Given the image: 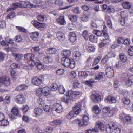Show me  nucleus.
<instances>
[{
  "mask_svg": "<svg viewBox=\"0 0 133 133\" xmlns=\"http://www.w3.org/2000/svg\"><path fill=\"white\" fill-rule=\"evenodd\" d=\"M59 91L60 94H63L65 91V90L63 86L62 85H60L58 89Z\"/></svg>",
  "mask_w": 133,
  "mask_h": 133,
  "instance_id": "obj_49",
  "label": "nucleus"
},
{
  "mask_svg": "<svg viewBox=\"0 0 133 133\" xmlns=\"http://www.w3.org/2000/svg\"><path fill=\"white\" fill-rule=\"evenodd\" d=\"M105 101L107 103H115L116 100L115 98L113 96L109 95L105 99Z\"/></svg>",
  "mask_w": 133,
  "mask_h": 133,
  "instance_id": "obj_14",
  "label": "nucleus"
},
{
  "mask_svg": "<svg viewBox=\"0 0 133 133\" xmlns=\"http://www.w3.org/2000/svg\"><path fill=\"white\" fill-rule=\"evenodd\" d=\"M38 103L43 107L44 110L47 112H50L52 110V109L50 106L46 105L45 104V97L43 96L40 97L37 100Z\"/></svg>",
  "mask_w": 133,
  "mask_h": 133,
  "instance_id": "obj_1",
  "label": "nucleus"
},
{
  "mask_svg": "<svg viewBox=\"0 0 133 133\" xmlns=\"http://www.w3.org/2000/svg\"><path fill=\"white\" fill-rule=\"evenodd\" d=\"M93 112L96 114H99L101 111L99 107L96 105H94L92 108Z\"/></svg>",
  "mask_w": 133,
  "mask_h": 133,
  "instance_id": "obj_33",
  "label": "nucleus"
},
{
  "mask_svg": "<svg viewBox=\"0 0 133 133\" xmlns=\"http://www.w3.org/2000/svg\"><path fill=\"white\" fill-rule=\"evenodd\" d=\"M58 88V86L57 84L54 83L52 84L50 87V90L53 91H56Z\"/></svg>",
  "mask_w": 133,
  "mask_h": 133,
  "instance_id": "obj_45",
  "label": "nucleus"
},
{
  "mask_svg": "<svg viewBox=\"0 0 133 133\" xmlns=\"http://www.w3.org/2000/svg\"><path fill=\"white\" fill-rule=\"evenodd\" d=\"M93 33L98 36H100L102 34V32L98 30H94L93 31Z\"/></svg>",
  "mask_w": 133,
  "mask_h": 133,
  "instance_id": "obj_59",
  "label": "nucleus"
},
{
  "mask_svg": "<svg viewBox=\"0 0 133 133\" xmlns=\"http://www.w3.org/2000/svg\"><path fill=\"white\" fill-rule=\"evenodd\" d=\"M105 74L103 72H100L95 75V79L99 80L103 78L105 76Z\"/></svg>",
  "mask_w": 133,
  "mask_h": 133,
  "instance_id": "obj_25",
  "label": "nucleus"
},
{
  "mask_svg": "<svg viewBox=\"0 0 133 133\" xmlns=\"http://www.w3.org/2000/svg\"><path fill=\"white\" fill-rule=\"evenodd\" d=\"M69 95H70L71 98V101H72L74 99L76 96L80 95V92L78 91H74L70 90L68 92Z\"/></svg>",
  "mask_w": 133,
  "mask_h": 133,
  "instance_id": "obj_10",
  "label": "nucleus"
},
{
  "mask_svg": "<svg viewBox=\"0 0 133 133\" xmlns=\"http://www.w3.org/2000/svg\"><path fill=\"white\" fill-rule=\"evenodd\" d=\"M64 70L63 69H59L56 71L57 74L58 75H63L64 72Z\"/></svg>",
  "mask_w": 133,
  "mask_h": 133,
  "instance_id": "obj_57",
  "label": "nucleus"
},
{
  "mask_svg": "<svg viewBox=\"0 0 133 133\" xmlns=\"http://www.w3.org/2000/svg\"><path fill=\"white\" fill-rule=\"evenodd\" d=\"M91 99L95 103H97L101 101V97L98 93H95L91 96Z\"/></svg>",
  "mask_w": 133,
  "mask_h": 133,
  "instance_id": "obj_7",
  "label": "nucleus"
},
{
  "mask_svg": "<svg viewBox=\"0 0 133 133\" xmlns=\"http://www.w3.org/2000/svg\"><path fill=\"white\" fill-rule=\"evenodd\" d=\"M10 81L9 78L5 76L0 77V87L4 85L5 86L9 85Z\"/></svg>",
  "mask_w": 133,
  "mask_h": 133,
  "instance_id": "obj_5",
  "label": "nucleus"
},
{
  "mask_svg": "<svg viewBox=\"0 0 133 133\" xmlns=\"http://www.w3.org/2000/svg\"><path fill=\"white\" fill-rule=\"evenodd\" d=\"M106 74L109 78H111L113 76L114 71L113 69L111 68H108L106 70Z\"/></svg>",
  "mask_w": 133,
  "mask_h": 133,
  "instance_id": "obj_16",
  "label": "nucleus"
},
{
  "mask_svg": "<svg viewBox=\"0 0 133 133\" xmlns=\"http://www.w3.org/2000/svg\"><path fill=\"white\" fill-rule=\"evenodd\" d=\"M88 16L86 15L83 14L81 18V20L83 22H85L88 21Z\"/></svg>",
  "mask_w": 133,
  "mask_h": 133,
  "instance_id": "obj_56",
  "label": "nucleus"
},
{
  "mask_svg": "<svg viewBox=\"0 0 133 133\" xmlns=\"http://www.w3.org/2000/svg\"><path fill=\"white\" fill-rule=\"evenodd\" d=\"M102 33L103 34V36L100 37V39L101 41H102L103 43L105 45L109 41V38L108 34L105 32L104 30L102 31Z\"/></svg>",
  "mask_w": 133,
  "mask_h": 133,
  "instance_id": "obj_8",
  "label": "nucleus"
},
{
  "mask_svg": "<svg viewBox=\"0 0 133 133\" xmlns=\"http://www.w3.org/2000/svg\"><path fill=\"white\" fill-rule=\"evenodd\" d=\"M9 122L7 120L5 119H3L0 121V125L3 126H6L9 124Z\"/></svg>",
  "mask_w": 133,
  "mask_h": 133,
  "instance_id": "obj_38",
  "label": "nucleus"
},
{
  "mask_svg": "<svg viewBox=\"0 0 133 133\" xmlns=\"http://www.w3.org/2000/svg\"><path fill=\"white\" fill-rule=\"evenodd\" d=\"M62 122L61 120L59 119L55 120L50 123V124L53 126L61 124Z\"/></svg>",
  "mask_w": 133,
  "mask_h": 133,
  "instance_id": "obj_30",
  "label": "nucleus"
},
{
  "mask_svg": "<svg viewBox=\"0 0 133 133\" xmlns=\"http://www.w3.org/2000/svg\"><path fill=\"white\" fill-rule=\"evenodd\" d=\"M43 61L44 63L47 64L52 63L53 61V59L51 57L47 56L43 58Z\"/></svg>",
  "mask_w": 133,
  "mask_h": 133,
  "instance_id": "obj_29",
  "label": "nucleus"
},
{
  "mask_svg": "<svg viewBox=\"0 0 133 133\" xmlns=\"http://www.w3.org/2000/svg\"><path fill=\"white\" fill-rule=\"evenodd\" d=\"M114 130H116V133H120L121 132V129L114 122H110L107 125L106 130L108 133H112Z\"/></svg>",
  "mask_w": 133,
  "mask_h": 133,
  "instance_id": "obj_2",
  "label": "nucleus"
},
{
  "mask_svg": "<svg viewBox=\"0 0 133 133\" xmlns=\"http://www.w3.org/2000/svg\"><path fill=\"white\" fill-rule=\"evenodd\" d=\"M101 59V57L100 56H98L97 58L95 59L94 61L93 62V64L96 65L98 64L99 62Z\"/></svg>",
  "mask_w": 133,
  "mask_h": 133,
  "instance_id": "obj_58",
  "label": "nucleus"
},
{
  "mask_svg": "<svg viewBox=\"0 0 133 133\" xmlns=\"http://www.w3.org/2000/svg\"><path fill=\"white\" fill-rule=\"evenodd\" d=\"M37 19L38 20L42 22H43L46 19V17L45 16L41 15H39L37 16Z\"/></svg>",
  "mask_w": 133,
  "mask_h": 133,
  "instance_id": "obj_46",
  "label": "nucleus"
},
{
  "mask_svg": "<svg viewBox=\"0 0 133 133\" xmlns=\"http://www.w3.org/2000/svg\"><path fill=\"white\" fill-rule=\"evenodd\" d=\"M37 55H33L31 53H28L25 55L24 58L25 60L28 61L27 62L29 65L33 66L35 65V60L37 58Z\"/></svg>",
  "mask_w": 133,
  "mask_h": 133,
  "instance_id": "obj_4",
  "label": "nucleus"
},
{
  "mask_svg": "<svg viewBox=\"0 0 133 133\" xmlns=\"http://www.w3.org/2000/svg\"><path fill=\"white\" fill-rule=\"evenodd\" d=\"M39 34L37 32H33L31 34L30 36L32 39L37 41H38V38Z\"/></svg>",
  "mask_w": 133,
  "mask_h": 133,
  "instance_id": "obj_23",
  "label": "nucleus"
},
{
  "mask_svg": "<svg viewBox=\"0 0 133 133\" xmlns=\"http://www.w3.org/2000/svg\"><path fill=\"white\" fill-rule=\"evenodd\" d=\"M76 27L75 25L73 23H69L68 24V28L70 30H74Z\"/></svg>",
  "mask_w": 133,
  "mask_h": 133,
  "instance_id": "obj_51",
  "label": "nucleus"
},
{
  "mask_svg": "<svg viewBox=\"0 0 133 133\" xmlns=\"http://www.w3.org/2000/svg\"><path fill=\"white\" fill-rule=\"evenodd\" d=\"M56 35L57 38L61 41H63L65 38V35L61 32L59 31L57 32Z\"/></svg>",
  "mask_w": 133,
  "mask_h": 133,
  "instance_id": "obj_21",
  "label": "nucleus"
},
{
  "mask_svg": "<svg viewBox=\"0 0 133 133\" xmlns=\"http://www.w3.org/2000/svg\"><path fill=\"white\" fill-rule=\"evenodd\" d=\"M109 58L107 55H106L104 58L101 60L102 63L103 64L106 63Z\"/></svg>",
  "mask_w": 133,
  "mask_h": 133,
  "instance_id": "obj_61",
  "label": "nucleus"
},
{
  "mask_svg": "<svg viewBox=\"0 0 133 133\" xmlns=\"http://www.w3.org/2000/svg\"><path fill=\"white\" fill-rule=\"evenodd\" d=\"M56 20L58 23L61 25H64L66 23L63 16H60L59 18L57 19Z\"/></svg>",
  "mask_w": 133,
  "mask_h": 133,
  "instance_id": "obj_27",
  "label": "nucleus"
},
{
  "mask_svg": "<svg viewBox=\"0 0 133 133\" xmlns=\"http://www.w3.org/2000/svg\"><path fill=\"white\" fill-rule=\"evenodd\" d=\"M82 104L81 102L76 103L74 107H73V109L74 111H75L78 109H81L80 107L82 106Z\"/></svg>",
  "mask_w": 133,
  "mask_h": 133,
  "instance_id": "obj_41",
  "label": "nucleus"
},
{
  "mask_svg": "<svg viewBox=\"0 0 133 133\" xmlns=\"http://www.w3.org/2000/svg\"><path fill=\"white\" fill-rule=\"evenodd\" d=\"M12 56L15 58V59L17 61H20L23 57V55L20 54L12 53Z\"/></svg>",
  "mask_w": 133,
  "mask_h": 133,
  "instance_id": "obj_26",
  "label": "nucleus"
},
{
  "mask_svg": "<svg viewBox=\"0 0 133 133\" xmlns=\"http://www.w3.org/2000/svg\"><path fill=\"white\" fill-rule=\"evenodd\" d=\"M116 110L114 108H112L109 111L108 113V116L109 117L112 116L116 112Z\"/></svg>",
  "mask_w": 133,
  "mask_h": 133,
  "instance_id": "obj_48",
  "label": "nucleus"
},
{
  "mask_svg": "<svg viewBox=\"0 0 133 133\" xmlns=\"http://www.w3.org/2000/svg\"><path fill=\"white\" fill-rule=\"evenodd\" d=\"M88 117L86 115H84L83 117V121L82 123L80 122V121L78 119L75 120L76 122H79L78 123L81 126H85L87 125L88 123V121L89 120Z\"/></svg>",
  "mask_w": 133,
  "mask_h": 133,
  "instance_id": "obj_9",
  "label": "nucleus"
},
{
  "mask_svg": "<svg viewBox=\"0 0 133 133\" xmlns=\"http://www.w3.org/2000/svg\"><path fill=\"white\" fill-rule=\"evenodd\" d=\"M96 126H97L100 130L102 131H104L105 127L104 124L102 123L101 122L99 123Z\"/></svg>",
  "mask_w": 133,
  "mask_h": 133,
  "instance_id": "obj_37",
  "label": "nucleus"
},
{
  "mask_svg": "<svg viewBox=\"0 0 133 133\" xmlns=\"http://www.w3.org/2000/svg\"><path fill=\"white\" fill-rule=\"evenodd\" d=\"M90 41L92 42L96 43L97 41V38L96 37L93 35H90L89 37Z\"/></svg>",
  "mask_w": 133,
  "mask_h": 133,
  "instance_id": "obj_47",
  "label": "nucleus"
},
{
  "mask_svg": "<svg viewBox=\"0 0 133 133\" xmlns=\"http://www.w3.org/2000/svg\"><path fill=\"white\" fill-rule=\"evenodd\" d=\"M71 101V98L68 92H66L65 94L64 95V97L61 98L62 101L66 103H68L69 100Z\"/></svg>",
  "mask_w": 133,
  "mask_h": 133,
  "instance_id": "obj_19",
  "label": "nucleus"
},
{
  "mask_svg": "<svg viewBox=\"0 0 133 133\" xmlns=\"http://www.w3.org/2000/svg\"><path fill=\"white\" fill-rule=\"evenodd\" d=\"M71 54V52L70 51L66 50L62 51L61 52V55L64 56H68Z\"/></svg>",
  "mask_w": 133,
  "mask_h": 133,
  "instance_id": "obj_36",
  "label": "nucleus"
},
{
  "mask_svg": "<svg viewBox=\"0 0 133 133\" xmlns=\"http://www.w3.org/2000/svg\"><path fill=\"white\" fill-rule=\"evenodd\" d=\"M61 63L62 65L65 67H69L73 68L75 66V63L74 61L71 60L68 58L63 57L61 59Z\"/></svg>",
  "mask_w": 133,
  "mask_h": 133,
  "instance_id": "obj_3",
  "label": "nucleus"
},
{
  "mask_svg": "<svg viewBox=\"0 0 133 133\" xmlns=\"http://www.w3.org/2000/svg\"><path fill=\"white\" fill-rule=\"evenodd\" d=\"M107 11L108 13H113L115 12V10L113 6H109L107 8Z\"/></svg>",
  "mask_w": 133,
  "mask_h": 133,
  "instance_id": "obj_50",
  "label": "nucleus"
},
{
  "mask_svg": "<svg viewBox=\"0 0 133 133\" xmlns=\"http://www.w3.org/2000/svg\"><path fill=\"white\" fill-rule=\"evenodd\" d=\"M79 76L84 78H85L88 76V74L86 72L81 71L78 73Z\"/></svg>",
  "mask_w": 133,
  "mask_h": 133,
  "instance_id": "obj_35",
  "label": "nucleus"
},
{
  "mask_svg": "<svg viewBox=\"0 0 133 133\" xmlns=\"http://www.w3.org/2000/svg\"><path fill=\"white\" fill-rule=\"evenodd\" d=\"M53 110L58 113L61 112L63 110L62 106L59 103H55L53 105Z\"/></svg>",
  "mask_w": 133,
  "mask_h": 133,
  "instance_id": "obj_12",
  "label": "nucleus"
},
{
  "mask_svg": "<svg viewBox=\"0 0 133 133\" xmlns=\"http://www.w3.org/2000/svg\"><path fill=\"white\" fill-rule=\"evenodd\" d=\"M119 57L121 61L123 63H124L127 60V56L123 53L121 54Z\"/></svg>",
  "mask_w": 133,
  "mask_h": 133,
  "instance_id": "obj_34",
  "label": "nucleus"
},
{
  "mask_svg": "<svg viewBox=\"0 0 133 133\" xmlns=\"http://www.w3.org/2000/svg\"><path fill=\"white\" fill-rule=\"evenodd\" d=\"M68 18L71 21L75 22L77 20V17L76 16L73 15H70L68 16Z\"/></svg>",
  "mask_w": 133,
  "mask_h": 133,
  "instance_id": "obj_42",
  "label": "nucleus"
},
{
  "mask_svg": "<svg viewBox=\"0 0 133 133\" xmlns=\"http://www.w3.org/2000/svg\"><path fill=\"white\" fill-rule=\"evenodd\" d=\"M42 109L40 108H35L34 110V113L35 117L39 116L42 112Z\"/></svg>",
  "mask_w": 133,
  "mask_h": 133,
  "instance_id": "obj_18",
  "label": "nucleus"
},
{
  "mask_svg": "<svg viewBox=\"0 0 133 133\" xmlns=\"http://www.w3.org/2000/svg\"><path fill=\"white\" fill-rule=\"evenodd\" d=\"M124 97L122 99V101L124 104L128 105L130 103V96L128 92L125 91L123 94Z\"/></svg>",
  "mask_w": 133,
  "mask_h": 133,
  "instance_id": "obj_6",
  "label": "nucleus"
},
{
  "mask_svg": "<svg viewBox=\"0 0 133 133\" xmlns=\"http://www.w3.org/2000/svg\"><path fill=\"white\" fill-rule=\"evenodd\" d=\"M107 56L110 58L112 57H115V54L114 51H111L109 52Z\"/></svg>",
  "mask_w": 133,
  "mask_h": 133,
  "instance_id": "obj_62",
  "label": "nucleus"
},
{
  "mask_svg": "<svg viewBox=\"0 0 133 133\" xmlns=\"http://www.w3.org/2000/svg\"><path fill=\"white\" fill-rule=\"evenodd\" d=\"M43 79L36 77H34L32 79V82L34 85L38 86L40 85L42 82Z\"/></svg>",
  "mask_w": 133,
  "mask_h": 133,
  "instance_id": "obj_13",
  "label": "nucleus"
},
{
  "mask_svg": "<svg viewBox=\"0 0 133 133\" xmlns=\"http://www.w3.org/2000/svg\"><path fill=\"white\" fill-rule=\"evenodd\" d=\"M36 94L38 96H41L43 94L42 88H39L36 90Z\"/></svg>",
  "mask_w": 133,
  "mask_h": 133,
  "instance_id": "obj_55",
  "label": "nucleus"
},
{
  "mask_svg": "<svg viewBox=\"0 0 133 133\" xmlns=\"http://www.w3.org/2000/svg\"><path fill=\"white\" fill-rule=\"evenodd\" d=\"M131 117L130 116H126L124 120L126 123L129 124L131 122Z\"/></svg>",
  "mask_w": 133,
  "mask_h": 133,
  "instance_id": "obj_44",
  "label": "nucleus"
},
{
  "mask_svg": "<svg viewBox=\"0 0 133 133\" xmlns=\"http://www.w3.org/2000/svg\"><path fill=\"white\" fill-rule=\"evenodd\" d=\"M121 16L122 18H124L125 19L126 17L128 16L127 12L125 11H122L121 13Z\"/></svg>",
  "mask_w": 133,
  "mask_h": 133,
  "instance_id": "obj_64",
  "label": "nucleus"
},
{
  "mask_svg": "<svg viewBox=\"0 0 133 133\" xmlns=\"http://www.w3.org/2000/svg\"><path fill=\"white\" fill-rule=\"evenodd\" d=\"M6 26V23L5 21L4 20L0 21V28H4Z\"/></svg>",
  "mask_w": 133,
  "mask_h": 133,
  "instance_id": "obj_63",
  "label": "nucleus"
},
{
  "mask_svg": "<svg viewBox=\"0 0 133 133\" xmlns=\"http://www.w3.org/2000/svg\"><path fill=\"white\" fill-rule=\"evenodd\" d=\"M125 65L124 63H121V62H119L116 64L115 66L117 68H122Z\"/></svg>",
  "mask_w": 133,
  "mask_h": 133,
  "instance_id": "obj_60",
  "label": "nucleus"
},
{
  "mask_svg": "<svg viewBox=\"0 0 133 133\" xmlns=\"http://www.w3.org/2000/svg\"><path fill=\"white\" fill-rule=\"evenodd\" d=\"M122 6L125 9L130 8L131 6V3L128 2H124L122 4Z\"/></svg>",
  "mask_w": 133,
  "mask_h": 133,
  "instance_id": "obj_32",
  "label": "nucleus"
},
{
  "mask_svg": "<svg viewBox=\"0 0 133 133\" xmlns=\"http://www.w3.org/2000/svg\"><path fill=\"white\" fill-rule=\"evenodd\" d=\"M74 54V58L77 61H78L80 59V57L81 56L80 53L79 52L76 51L75 52Z\"/></svg>",
  "mask_w": 133,
  "mask_h": 133,
  "instance_id": "obj_39",
  "label": "nucleus"
},
{
  "mask_svg": "<svg viewBox=\"0 0 133 133\" xmlns=\"http://www.w3.org/2000/svg\"><path fill=\"white\" fill-rule=\"evenodd\" d=\"M15 39L16 42H19L22 41L23 39L20 35H18L16 36Z\"/></svg>",
  "mask_w": 133,
  "mask_h": 133,
  "instance_id": "obj_54",
  "label": "nucleus"
},
{
  "mask_svg": "<svg viewBox=\"0 0 133 133\" xmlns=\"http://www.w3.org/2000/svg\"><path fill=\"white\" fill-rule=\"evenodd\" d=\"M31 23L35 27L37 28H42L43 27L42 23L38 22L37 21H32Z\"/></svg>",
  "mask_w": 133,
  "mask_h": 133,
  "instance_id": "obj_24",
  "label": "nucleus"
},
{
  "mask_svg": "<svg viewBox=\"0 0 133 133\" xmlns=\"http://www.w3.org/2000/svg\"><path fill=\"white\" fill-rule=\"evenodd\" d=\"M15 100L17 103L22 104L25 102V98L24 96L21 95H18L15 98Z\"/></svg>",
  "mask_w": 133,
  "mask_h": 133,
  "instance_id": "obj_11",
  "label": "nucleus"
},
{
  "mask_svg": "<svg viewBox=\"0 0 133 133\" xmlns=\"http://www.w3.org/2000/svg\"><path fill=\"white\" fill-rule=\"evenodd\" d=\"M95 49V48L92 45L87 46V50L89 52H93L94 51Z\"/></svg>",
  "mask_w": 133,
  "mask_h": 133,
  "instance_id": "obj_43",
  "label": "nucleus"
},
{
  "mask_svg": "<svg viewBox=\"0 0 133 133\" xmlns=\"http://www.w3.org/2000/svg\"><path fill=\"white\" fill-rule=\"evenodd\" d=\"M21 2H19L18 3H14L13 4V7L7 10V11L13 10L16 9L17 7H19L21 6L22 5Z\"/></svg>",
  "mask_w": 133,
  "mask_h": 133,
  "instance_id": "obj_22",
  "label": "nucleus"
},
{
  "mask_svg": "<svg viewBox=\"0 0 133 133\" xmlns=\"http://www.w3.org/2000/svg\"><path fill=\"white\" fill-rule=\"evenodd\" d=\"M11 112L12 113L16 116L21 117L22 116V115L20 113L18 109L16 107H13L11 110Z\"/></svg>",
  "mask_w": 133,
  "mask_h": 133,
  "instance_id": "obj_17",
  "label": "nucleus"
},
{
  "mask_svg": "<svg viewBox=\"0 0 133 133\" xmlns=\"http://www.w3.org/2000/svg\"><path fill=\"white\" fill-rule=\"evenodd\" d=\"M75 114L74 111H71L67 115L66 117L68 119H71L73 117Z\"/></svg>",
  "mask_w": 133,
  "mask_h": 133,
  "instance_id": "obj_40",
  "label": "nucleus"
},
{
  "mask_svg": "<svg viewBox=\"0 0 133 133\" xmlns=\"http://www.w3.org/2000/svg\"><path fill=\"white\" fill-rule=\"evenodd\" d=\"M69 38L70 41L72 42H74L77 39L76 35L75 33L70 32L69 34Z\"/></svg>",
  "mask_w": 133,
  "mask_h": 133,
  "instance_id": "obj_28",
  "label": "nucleus"
},
{
  "mask_svg": "<svg viewBox=\"0 0 133 133\" xmlns=\"http://www.w3.org/2000/svg\"><path fill=\"white\" fill-rule=\"evenodd\" d=\"M82 35L84 38L87 40L89 37V35L88 32L85 30L82 33Z\"/></svg>",
  "mask_w": 133,
  "mask_h": 133,
  "instance_id": "obj_52",
  "label": "nucleus"
},
{
  "mask_svg": "<svg viewBox=\"0 0 133 133\" xmlns=\"http://www.w3.org/2000/svg\"><path fill=\"white\" fill-rule=\"evenodd\" d=\"M43 94L45 96L49 95L50 93L51 90L50 88L47 87H45L42 88Z\"/></svg>",
  "mask_w": 133,
  "mask_h": 133,
  "instance_id": "obj_20",
  "label": "nucleus"
},
{
  "mask_svg": "<svg viewBox=\"0 0 133 133\" xmlns=\"http://www.w3.org/2000/svg\"><path fill=\"white\" fill-rule=\"evenodd\" d=\"M39 58V56H38L37 58L35 59V65L37 68L41 69H43L44 67V65L43 63L40 62L39 60L38 59Z\"/></svg>",
  "mask_w": 133,
  "mask_h": 133,
  "instance_id": "obj_15",
  "label": "nucleus"
},
{
  "mask_svg": "<svg viewBox=\"0 0 133 133\" xmlns=\"http://www.w3.org/2000/svg\"><path fill=\"white\" fill-rule=\"evenodd\" d=\"M128 52L129 56H133V46H130L129 47Z\"/></svg>",
  "mask_w": 133,
  "mask_h": 133,
  "instance_id": "obj_53",
  "label": "nucleus"
},
{
  "mask_svg": "<svg viewBox=\"0 0 133 133\" xmlns=\"http://www.w3.org/2000/svg\"><path fill=\"white\" fill-rule=\"evenodd\" d=\"M57 50L54 47H50L48 48L47 52L48 54H53L56 52Z\"/></svg>",
  "mask_w": 133,
  "mask_h": 133,
  "instance_id": "obj_31",
  "label": "nucleus"
}]
</instances>
